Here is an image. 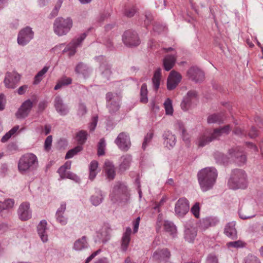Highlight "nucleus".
Masks as SVG:
<instances>
[{"label":"nucleus","instance_id":"nucleus-43","mask_svg":"<svg viewBox=\"0 0 263 263\" xmlns=\"http://www.w3.org/2000/svg\"><path fill=\"white\" fill-rule=\"evenodd\" d=\"M110 228H105V230H103L101 232L102 241L103 243H105L110 239Z\"/></svg>","mask_w":263,"mask_h":263},{"label":"nucleus","instance_id":"nucleus-28","mask_svg":"<svg viewBox=\"0 0 263 263\" xmlns=\"http://www.w3.org/2000/svg\"><path fill=\"white\" fill-rule=\"evenodd\" d=\"M161 78V69L159 68L155 71L152 78L153 87L155 91H157L160 87Z\"/></svg>","mask_w":263,"mask_h":263},{"label":"nucleus","instance_id":"nucleus-56","mask_svg":"<svg viewBox=\"0 0 263 263\" xmlns=\"http://www.w3.org/2000/svg\"><path fill=\"white\" fill-rule=\"evenodd\" d=\"M64 214H55L56 219L61 225L64 226L67 223V218L65 217Z\"/></svg>","mask_w":263,"mask_h":263},{"label":"nucleus","instance_id":"nucleus-13","mask_svg":"<svg viewBox=\"0 0 263 263\" xmlns=\"http://www.w3.org/2000/svg\"><path fill=\"white\" fill-rule=\"evenodd\" d=\"M182 79L181 74L175 70H172L167 79V88L172 90L174 89L180 83Z\"/></svg>","mask_w":263,"mask_h":263},{"label":"nucleus","instance_id":"nucleus-18","mask_svg":"<svg viewBox=\"0 0 263 263\" xmlns=\"http://www.w3.org/2000/svg\"><path fill=\"white\" fill-rule=\"evenodd\" d=\"M197 98V93L195 90H190L188 91L186 96H185L181 103V108L184 111L187 110L192 102L196 100Z\"/></svg>","mask_w":263,"mask_h":263},{"label":"nucleus","instance_id":"nucleus-2","mask_svg":"<svg viewBox=\"0 0 263 263\" xmlns=\"http://www.w3.org/2000/svg\"><path fill=\"white\" fill-rule=\"evenodd\" d=\"M39 166L37 157L32 153L23 155L19 159L17 164L18 170L23 175L33 172Z\"/></svg>","mask_w":263,"mask_h":263},{"label":"nucleus","instance_id":"nucleus-59","mask_svg":"<svg viewBox=\"0 0 263 263\" xmlns=\"http://www.w3.org/2000/svg\"><path fill=\"white\" fill-rule=\"evenodd\" d=\"M4 208L5 210H8L12 208L14 204V200L12 199H6L4 202Z\"/></svg>","mask_w":263,"mask_h":263},{"label":"nucleus","instance_id":"nucleus-62","mask_svg":"<svg viewBox=\"0 0 263 263\" xmlns=\"http://www.w3.org/2000/svg\"><path fill=\"white\" fill-rule=\"evenodd\" d=\"M59 81L63 86L68 85L72 83L71 78L67 77H62Z\"/></svg>","mask_w":263,"mask_h":263},{"label":"nucleus","instance_id":"nucleus-54","mask_svg":"<svg viewBox=\"0 0 263 263\" xmlns=\"http://www.w3.org/2000/svg\"><path fill=\"white\" fill-rule=\"evenodd\" d=\"M200 209V204L199 202H196L191 209V212L196 218L199 217Z\"/></svg>","mask_w":263,"mask_h":263},{"label":"nucleus","instance_id":"nucleus-24","mask_svg":"<svg viewBox=\"0 0 263 263\" xmlns=\"http://www.w3.org/2000/svg\"><path fill=\"white\" fill-rule=\"evenodd\" d=\"M224 233L231 239H236L237 235L235 228V223L234 222L228 223L225 227Z\"/></svg>","mask_w":263,"mask_h":263},{"label":"nucleus","instance_id":"nucleus-44","mask_svg":"<svg viewBox=\"0 0 263 263\" xmlns=\"http://www.w3.org/2000/svg\"><path fill=\"white\" fill-rule=\"evenodd\" d=\"M62 0H58V1L57 2L54 8L51 12V13L49 14V18H52L53 17H55L57 16L59 13V10L61 7L62 4Z\"/></svg>","mask_w":263,"mask_h":263},{"label":"nucleus","instance_id":"nucleus-48","mask_svg":"<svg viewBox=\"0 0 263 263\" xmlns=\"http://www.w3.org/2000/svg\"><path fill=\"white\" fill-rule=\"evenodd\" d=\"M164 106L165 112L167 115H172L173 113V109L172 107V101L170 99L167 98L164 103Z\"/></svg>","mask_w":263,"mask_h":263},{"label":"nucleus","instance_id":"nucleus-52","mask_svg":"<svg viewBox=\"0 0 263 263\" xmlns=\"http://www.w3.org/2000/svg\"><path fill=\"white\" fill-rule=\"evenodd\" d=\"M205 263H219L218 256L214 253H210L205 259Z\"/></svg>","mask_w":263,"mask_h":263},{"label":"nucleus","instance_id":"nucleus-21","mask_svg":"<svg viewBox=\"0 0 263 263\" xmlns=\"http://www.w3.org/2000/svg\"><path fill=\"white\" fill-rule=\"evenodd\" d=\"M47 225V221L45 220H42L37 227L38 234L43 242H46L48 241V229Z\"/></svg>","mask_w":263,"mask_h":263},{"label":"nucleus","instance_id":"nucleus-27","mask_svg":"<svg viewBox=\"0 0 263 263\" xmlns=\"http://www.w3.org/2000/svg\"><path fill=\"white\" fill-rule=\"evenodd\" d=\"M99 70L103 77L109 80L112 74L111 66L107 62H103L99 67Z\"/></svg>","mask_w":263,"mask_h":263},{"label":"nucleus","instance_id":"nucleus-49","mask_svg":"<svg viewBox=\"0 0 263 263\" xmlns=\"http://www.w3.org/2000/svg\"><path fill=\"white\" fill-rule=\"evenodd\" d=\"M245 243L241 240H237L231 241L227 243V246L228 248H239L245 246Z\"/></svg>","mask_w":263,"mask_h":263},{"label":"nucleus","instance_id":"nucleus-19","mask_svg":"<svg viewBox=\"0 0 263 263\" xmlns=\"http://www.w3.org/2000/svg\"><path fill=\"white\" fill-rule=\"evenodd\" d=\"M18 215L20 219L23 221L27 220L31 217V211L30 209V204L28 202H23L18 209Z\"/></svg>","mask_w":263,"mask_h":263},{"label":"nucleus","instance_id":"nucleus-40","mask_svg":"<svg viewBox=\"0 0 263 263\" xmlns=\"http://www.w3.org/2000/svg\"><path fill=\"white\" fill-rule=\"evenodd\" d=\"M48 69V67L44 66L41 70L37 72L34 77L33 84H38L42 81L44 75L47 72Z\"/></svg>","mask_w":263,"mask_h":263},{"label":"nucleus","instance_id":"nucleus-34","mask_svg":"<svg viewBox=\"0 0 263 263\" xmlns=\"http://www.w3.org/2000/svg\"><path fill=\"white\" fill-rule=\"evenodd\" d=\"M121 163L119 165V170L121 172H124L128 169L130 166L132 161L131 156L129 155L123 156L121 157Z\"/></svg>","mask_w":263,"mask_h":263},{"label":"nucleus","instance_id":"nucleus-33","mask_svg":"<svg viewBox=\"0 0 263 263\" xmlns=\"http://www.w3.org/2000/svg\"><path fill=\"white\" fill-rule=\"evenodd\" d=\"M88 244L85 236L77 240L74 243L73 249L76 251H81L88 247Z\"/></svg>","mask_w":263,"mask_h":263},{"label":"nucleus","instance_id":"nucleus-38","mask_svg":"<svg viewBox=\"0 0 263 263\" xmlns=\"http://www.w3.org/2000/svg\"><path fill=\"white\" fill-rule=\"evenodd\" d=\"M231 127L230 125H227L222 127L215 128L213 130L214 135L216 136V138L220 137L222 134H228L231 131Z\"/></svg>","mask_w":263,"mask_h":263},{"label":"nucleus","instance_id":"nucleus-55","mask_svg":"<svg viewBox=\"0 0 263 263\" xmlns=\"http://www.w3.org/2000/svg\"><path fill=\"white\" fill-rule=\"evenodd\" d=\"M245 263H261L259 259L255 256L248 255L245 260Z\"/></svg>","mask_w":263,"mask_h":263},{"label":"nucleus","instance_id":"nucleus-45","mask_svg":"<svg viewBox=\"0 0 263 263\" xmlns=\"http://www.w3.org/2000/svg\"><path fill=\"white\" fill-rule=\"evenodd\" d=\"M106 146L104 139H101L98 144L97 154L99 156H103L105 154L104 149Z\"/></svg>","mask_w":263,"mask_h":263},{"label":"nucleus","instance_id":"nucleus-31","mask_svg":"<svg viewBox=\"0 0 263 263\" xmlns=\"http://www.w3.org/2000/svg\"><path fill=\"white\" fill-rule=\"evenodd\" d=\"M239 215L242 219H247L254 217L255 215L252 208H241L239 210Z\"/></svg>","mask_w":263,"mask_h":263},{"label":"nucleus","instance_id":"nucleus-63","mask_svg":"<svg viewBox=\"0 0 263 263\" xmlns=\"http://www.w3.org/2000/svg\"><path fill=\"white\" fill-rule=\"evenodd\" d=\"M69 171L64 167H60L58 170V173L59 174L61 179H64L66 178L67 173Z\"/></svg>","mask_w":263,"mask_h":263},{"label":"nucleus","instance_id":"nucleus-25","mask_svg":"<svg viewBox=\"0 0 263 263\" xmlns=\"http://www.w3.org/2000/svg\"><path fill=\"white\" fill-rule=\"evenodd\" d=\"M176 61V56L173 54L166 55L163 60V65L166 71L170 70L174 66Z\"/></svg>","mask_w":263,"mask_h":263},{"label":"nucleus","instance_id":"nucleus-12","mask_svg":"<svg viewBox=\"0 0 263 263\" xmlns=\"http://www.w3.org/2000/svg\"><path fill=\"white\" fill-rule=\"evenodd\" d=\"M20 80V75L16 72H7L5 74L4 82L7 88L13 89L16 87Z\"/></svg>","mask_w":263,"mask_h":263},{"label":"nucleus","instance_id":"nucleus-1","mask_svg":"<svg viewBox=\"0 0 263 263\" xmlns=\"http://www.w3.org/2000/svg\"><path fill=\"white\" fill-rule=\"evenodd\" d=\"M198 181L202 192L213 189L217 177V171L213 167H207L201 170L197 174Z\"/></svg>","mask_w":263,"mask_h":263},{"label":"nucleus","instance_id":"nucleus-4","mask_svg":"<svg viewBox=\"0 0 263 263\" xmlns=\"http://www.w3.org/2000/svg\"><path fill=\"white\" fill-rule=\"evenodd\" d=\"M110 198L114 203L119 202L126 204L129 199V193L127 186L123 182L120 181L116 182L110 194Z\"/></svg>","mask_w":263,"mask_h":263},{"label":"nucleus","instance_id":"nucleus-17","mask_svg":"<svg viewBox=\"0 0 263 263\" xmlns=\"http://www.w3.org/2000/svg\"><path fill=\"white\" fill-rule=\"evenodd\" d=\"M187 74L191 80L196 83L200 82L204 79V72L196 67L190 68L187 71Z\"/></svg>","mask_w":263,"mask_h":263},{"label":"nucleus","instance_id":"nucleus-26","mask_svg":"<svg viewBox=\"0 0 263 263\" xmlns=\"http://www.w3.org/2000/svg\"><path fill=\"white\" fill-rule=\"evenodd\" d=\"M74 71L77 74H82L84 78L88 77L90 74V68L82 62H80L76 65Z\"/></svg>","mask_w":263,"mask_h":263},{"label":"nucleus","instance_id":"nucleus-10","mask_svg":"<svg viewBox=\"0 0 263 263\" xmlns=\"http://www.w3.org/2000/svg\"><path fill=\"white\" fill-rule=\"evenodd\" d=\"M189 202L184 197L179 199L175 204V212L178 217H183L189 212Z\"/></svg>","mask_w":263,"mask_h":263},{"label":"nucleus","instance_id":"nucleus-61","mask_svg":"<svg viewBox=\"0 0 263 263\" xmlns=\"http://www.w3.org/2000/svg\"><path fill=\"white\" fill-rule=\"evenodd\" d=\"M66 178L74 180L77 182H79L80 181V178L77 175L70 172H68V173H67V176H66Z\"/></svg>","mask_w":263,"mask_h":263},{"label":"nucleus","instance_id":"nucleus-50","mask_svg":"<svg viewBox=\"0 0 263 263\" xmlns=\"http://www.w3.org/2000/svg\"><path fill=\"white\" fill-rule=\"evenodd\" d=\"M229 155L231 156V158H235V159H237L239 158L240 156H242L243 153L242 152L240 151L239 149L237 148H231L229 151Z\"/></svg>","mask_w":263,"mask_h":263},{"label":"nucleus","instance_id":"nucleus-23","mask_svg":"<svg viewBox=\"0 0 263 263\" xmlns=\"http://www.w3.org/2000/svg\"><path fill=\"white\" fill-rule=\"evenodd\" d=\"M104 172L107 178L109 180H112L115 178L116 172L115 167L112 162L107 160L104 163Z\"/></svg>","mask_w":263,"mask_h":263},{"label":"nucleus","instance_id":"nucleus-11","mask_svg":"<svg viewBox=\"0 0 263 263\" xmlns=\"http://www.w3.org/2000/svg\"><path fill=\"white\" fill-rule=\"evenodd\" d=\"M115 143L123 151H127L130 147V141L128 134L125 132L120 133L115 140Z\"/></svg>","mask_w":263,"mask_h":263},{"label":"nucleus","instance_id":"nucleus-6","mask_svg":"<svg viewBox=\"0 0 263 263\" xmlns=\"http://www.w3.org/2000/svg\"><path fill=\"white\" fill-rule=\"evenodd\" d=\"M106 104V107L109 113L114 115L118 111L120 108L121 99L117 93L108 92L105 97Z\"/></svg>","mask_w":263,"mask_h":263},{"label":"nucleus","instance_id":"nucleus-58","mask_svg":"<svg viewBox=\"0 0 263 263\" xmlns=\"http://www.w3.org/2000/svg\"><path fill=\"white\" fill-rule=\"evenodd\" d=\"M144 15V24L145 25L148 26L152 23L153 20V16L152 14V13L149 11H145Z\"/></svg>","mask_w":263,"mask_h":263},{"label":"nucleus","instance_id":"nucleus-8","mask_svg":"<svg viewBox=\"0 0 263 263\" xmlns=\"http://www.w3.org/2000/svg\"><path fill=\"white\" fill-rule=\"evenodd\" d=\"M33 37L34 32L32 28L27 26L19 31L17 39V43L21 46H24L32 40Z\"/></svg>","mask_w":263,"mask_h":263},{"label":"nucleus","instance_id":"nucleus-3","mask_svg":"<svg viewBox=\"0 0 263 263\" xmlns=\"http://www.w3.org/2000/svg\"><path fill=\"white\" fill-rule=\"evenodd\" d=\"M228 185L230 189L237 190L244 189L248 185L247 175L245 171L241 169L232 170Z\"/></svg>","mask_w":263,"mask_h":263},{"label":"nucleus","instance_id":"nucleus-42","mask_svg":"<svg viewBox=\"0 0 263 263\" xmlns=\"http://www.w3.org/2000/svg\"><path fill=\"white\" fill-rule=\"evenodd\" d=\"M164 229L166 232L173 235L176 232V228L172 222L165 221L164 223Z\"/></svg>","mask_w":263,"mask_h":263},{"label":"nucleus","instance_id":"nucleus-29","mask_svg":"<svg viewBox=\"0 0 263 263\" xmlns=\"http://www.w3.org/2000/svg\"><path fill=\"white\" fill-rule=\"evenodd\" d=\"M224 115L223 113H217L210 115L208 116L207 121L209 124L223 123L224 120Z\"/></svg>","mask_w":263,"mask_h":263},{"label":"nucleus","instance_id":"nucleus-14","mask_svg":"<svg viewBox=\"0 0 263 263\" xmlns=\"http://www.w3.org/2000/svg\"><path fill=\"white\" fill-rule=\"evenodd\" d=\"M171 257V253L167 248L164 249H158L156 250L153 255H152V259L158 263H161L163 261H167V260L168 259Z\"/></svg>","mask_w":263,"mask_h":263},{"label":"nucleus","instance_id":"nucleus-41","mask_svg":"<svg viewBox=\"0 0 263 263\" xmlns=\"http://www.w3.org/2000/svg\"><path fill=\"white\" fill-rule=\"evenodd\" d=\"M83 150V146L77 145L73 148L69 150L65 157L66 159H70L72 158L74 156L76 155L78 153L80 152Z\"/></svg>","mask_w":263,"mask_h":263},{"label":"nucleus","instance_id":"nucleus-7","mask_svg":"<svg viewBox=\"0 0 263 263\" xmlns=\"http://www.w3.org/2000/svg\"><path fill=\"white\" fill-rule=\"evenodd\" d=\"M124 44L128 47H136L140 43V39L137 32L134 30H128L122 35Z\"/></svg>","mask_w":263,"mask_h":263},{"label":"nucleus","instance_id":"nucleus-32","mask_svg":"<svg viewBox=\"0 0 263 263\" xmlns=\"http://www.w3.org/2000/svg\"><path fill=\"white\" fill-rule=\"evenodd\" d=\"M197 236V230L195 228H190L184 231V238L189 242H193Z\"/></svg>","mask_w":263,"mask_h":263},{"label":"nucleus","instance_id":"nucleus-53","mask_svg":"<svg viewBox=\"0 0 263 263\" xmlns=\"http://www.w3.org/2000/svg\"><path fill=\"white\" fill-rule=\"evenodd\" d=\"M87 112L86 105L84 103H80L79 104L77 115L79 117L84 116Z\"/></svg>","mask_w":263,"mask_h":263},{"label":"nucleus","instance_id":"nucleus-46","mask_svg":"<svg viewBox=\"0 0 263 263\" xmlns=\"http://www.w3.org/2000/svg\"><path fill=\"white\" fill-rule=\"evenodd\" d=\"M136 12L137 9L135 6H128L125 7L124 14L127 17H132L134 16Z\"/></svg>","mask_w":263,"mask_h":263},{"label":"nucleus","instance_id":"nucleus-35","mask_svg":"<svg viewBox=\"0 0 263 263\" xmlns=\"http://www.w3.org/2000/svg\"><path fill=\"white\" fill-rule=\"evenodd\" d=\"M88 133L86 130H81L76 134V139L78 145L82 146L87 139Z\"/></svg>","mask_w":263,"mask_h":263},{"label":"nucleus","instance_id":"nucleus-64","mask_svg":"<svg viewBox=\"0 0 263 263\" xmlns=\"http://www.w3.org/2000/svg\"><path fill=\"white\" fill-rule=\"evenodd\" d=\"M248 135L251 138H254L258 136V131L255 127H252L248 134Z\"/></svg>","mask_w":263,"mask_h":263},{"label":"nucleus","instance_id":"nucleus-60","mask_svg":"<svg viewBox=\"0 0 263 263\" xmlns=\"http://www.w3.org/2000/svg\"><path fill=\"white\" fill-rule=\"evenodd\" d=\"M98 120V117L97 116L93 117L92 118L91 122L89 125V128L90 131H93L97 126Z\"/></svg>","mask_w":263,"mask_h":263},{"label":"nucleus","instance_id":"nucleus-57","mask_svg":"<svg viewBox=\"0 0 263 263\" xmlns=\"http://www.w3.org/2000/svg\"><path fill=\"white\" fill-rule=\"evenodd\" d=\"M52 136L50 135L48 136L44 143V148L45 150L48 152L50 149L52 145Z\"/></svg>","mask_w":263,"mask_h":263},{"label":"nucleus","instance_id":"nucleus-39","mask_svg":"<svg viewBox=\"0 0 263 263\" xmlns=\"http://www.w3.org/2000/svg\"><path fill=\"white\" fill-rule=\"evenodd\" d=\"M147 85L145 83L142 85L140 89V102L146 103L148 102Z\"/></svg>","mask_w":263,"mask_h":263},{"label":"nucleus","instance_id":"nucleus-5","mask_svg":"<svg viewBox=\"0 0 263 263\" xmlns=\"http://www.w3.org/2000/svg\"><path fill=\"white\" fill-rule=\"evenodd\" d=\"M72 27L73 20L70 17H58L53 23V31L59 36L67 34Z\"/></svg>","mask_w":263,"mask_h":263},{"label":"nucleus","instance_id":"nucleus-22","mask_svg":"<svg viewBox=\"0 0 263 263\" xmlns=\"http://www.w3.org/2000/svg\"><path fill=\"white\" fill-rule=\"evenodd\" d=\"M132 232V229L130 227H127L125 232L123 234L121 242V250L122 252H126L128 249L130 241Z\"/></svg>","mask_w":263,"mask_h":263},{"label":"nucleus","instance_id":"nucleus-9","mask_svg":"<svg viewBox=\"0 0 263 263\" xmlns=\"http://www.w3.org/2000/svg\"><path fill=\"white\" fill-rule=\"evenodd\" d=\"M87 34L82 33L79 36L76 37L70 42L63 50V52H69V56H73L77 52V48L81 45L82 43L86 38Z\"/></svg>","mask_w":263,"mask_h":263},{"label":"nucleus","instance_id":"nucleus-30","mask_svg":"<svg viewBox=\"0 0 263 263\" xmlns=\"http://www.w3.org/2000/svg\"><path fill=\"white\" fill-rule=\"evenodd\" d=\"M215 139H217V138L216 136L214 135L213 132L209 136L203 135L199 138L198 144L199 146L203 147Z\"/></svg>","mask_w":263,"mask_h":263},{"label":"nucleus","instance_id":"nucleus-16","mask_svg":"<svg viewBox=\"0 0 263 263\" xmlns=\"http://www.w3.org/2000/svg\"><path fill=\"white\" fill-rule=\"evenodd\" d=\"M54 106L56 111L61 116H66L69 112L67 105L64 103L63 99L60 96H55L54 100Z\"/></svg>","mask_w":263,"mask_h":263},{"label":"nucleus","instance_id":"nucleus-20","mask_svg":"<svg viewBox=\"0 0 263 263\" xmlns=\"http://www.w3.org/2000/svg\"><path fill=\"white\" fill-rule=\"evenodd\" d=\"M164 140V144L168 149L174 147L176 144V139L175 135H173L170 131H165L162 135Z\"/></svg>","mask_w":263,"mask_h":263},{"label":"nucleus","instance_id":"nucleus-36","mask_svg":"<svg viewBox=\"0 0 263 263\" xmlns=\"http://www.w3.org/2000/svg\"><path fill=\"white\" fill-rule=\"evenodd\" d=\"M98 162L96 160L92 161L89 166V178L91 180H93L96 177L98 172Z\"/></svg>","mask_w":263,"mask_h":263},{"label":"nucleus","instance_id":"nucleus-47","mask_svg":"<svg viewBox=\"0 0 263 263\" xmlns=\"http://www.w3.org/2000/svg\"><path fill=\"white\" fill-rule=\"evenodd\" d=\"M179 130L181 133V136L182 139L184 141L186 142V143L189 142L190 140V136L188 134V133L186 132V130L183 125L182 123L179 124Z\"/></svg>","mask_w":263,"mask_h":263},{"label":"nucleus","instance_id":"nucleus-51","mask_svg":"<svg viewBox=\"0 0 263 263\" xmlns=\"http://www.w3.org/2000/svg\"><path fill=\"white\" fill-rule=\"evenodd\" d=\"M154 134L152 132L148 133L145 136L144 141L142 143V147L143 150H145L146 148L147 144L151 141Z\"/></svg>","mask_w":263,"mask_h":263},{"label":"nucleus","instance_id":"nucleus-37","mask_svg":"<svg viewBox=\"0 0 263 263\" xmlns=\"http://www.w3.org/2000/svg\"><path fill=\"white\" fill-rule=\"evenodd\" d=\"M91 202L92 204L95 206L100 204L103 199L102 191L97 189L96 191L95 194L91 197Z\"/></svg>","mask_w":263,"mask_h":263},{"label":"nucleus","instance_id":"nucleus-15","mask_svg":"<svg viewBox=\"0 0 263 263\" xmlns=\"http://www.w3.org/2000/svg\"><path fill=\"white\" fill-rule=\"evenodd\" d=\"M32 106V102L30 99L25 101L16 112L15 116L16 118L18 119H24L27 117Z\"/></svg>","mask_w":263,"mask_h":263}]
</instances>
